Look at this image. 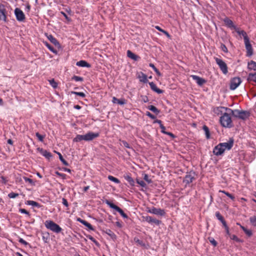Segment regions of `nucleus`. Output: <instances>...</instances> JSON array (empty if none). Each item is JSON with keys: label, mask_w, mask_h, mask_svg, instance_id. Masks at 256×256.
<instances>
[{"label": "nucleus", "mask_w": 256, "mask_h": 256, "mask_svg": "<svg viewBox=\"0 0 256 256\" xmlns=\"http://www.w3.org/2000/svg\"><path fill=\"white\" fill-rule=\"evenodd\" d=\"M203 130L205 132V134H206V138H209L210 136L208 128L206 126H204L203 127Z\"/></svg>", "instance_id": "35"}, {"label": "nucleus", "mask_w": 256, "mask_h": 256, "mask_svg": "<svg viewBox=\"0 0 256 256\" xmlns=\"http://www.w3.org/2000/svg\"><path fill=\"white\" fill-rule=\"evenodd\" d=\"M7 142L8 144L10 145H12L13 144V141L11 139H8L7 140Z\"/></svg>", "instance_id": "61"}, {"label": "nucleus", "mask_w": 256, "mask_h": 256, "mask_svg": "<svg viewBox=\"0 0 256 256\" xmlns=\"http://www.w3.org/2000/svg\"><path fill=\"white\" fill-rule=\"evenodd\" d=\"M112 102L114 104H118L120 105H122V104H126V102H125L124 100V99L119 100V99L116 98L115 97H113Z\"/></svg>", "instance_id": "23"}, {"label": "nucleus", "mask_w": 256, "mask_h": 256, "mask_svg": "<svg viewBox=\"0 0 256 256\" xmlns=\"http://www.w3.org/2000/svg\"><path fill=\"white\" fill-rule=\"evenodd\" d=\"M72 80L78 82V81H82V78L78 76H74L72 78Z\"/></svg>", "instance_id": "50"}, {"label": "nucleus", "mask_w": 256, "mask_h": 256, "mask_svg": "<svg viewBox=\"0 0 256 256\" xmlns=\"http://www.w3.org/2000/svg\"><path fill=\"white\" fill-rule=\"evenodd\" d=\"M50 84L54 88H56L57 87V83L54 80H49Z\"/></svg>", "instance_id": "42"}, {"label": "nucleus", "mask_w": 256, "mask_h": 256, "mask_svg": "<svg viewBox=\"0 0 256 256\" xmlns=\"http://www.w3.org/2000/svg\"><path fill=\"white\" fill-rule=\"evenodd\" d=\"M36 136L40 141L42 142L43 140L44 136L40 134L39 133H36Z\"/></svg>", "instance_id": "51"}, {"label": "nucleus", "mask_w": 256, "mask_h": 256, "mask_svg": "<svg viewBox=\"0 0 256 256\" xmlns=\"http://www.w3.org/2000/svg\"><path fill=\"white\" fill-rule=\"evenodd\" d=\"M84 140L86 141H90L94 140V138H97L99 136L98 133H94L91 132H90L84 134Z\"/></svg>", "instance_id": "10"}, {"label": "nucleus", "mask_w": 256, "mask_h": 256, "mask_svg": "<svg viewBox=\"0 0 256 256\" xmlns=\"http://www.w3.org/2000/svg\"><path fill=\"white\" fill-rule=\"evenodd\" d=\"M6 9L4 5L0 4V20L6 21Z\"/></svg>", "instance_id": "16"}, {"label": "nucleus", "mask_w": 256, "mask_h": 256, "mask_svg": "<svg viewBox=\"0 0 256 256\" xmlns=\"http://www.w3.org/2000/svg\"><path fill=\"white\" fill-rule=\"evenodd\" d=\"M89 238H90L92 241L93 242H94V243H96V244H97V242H96V241L95 240V239H94V238H92V236H90Z\"/></svg>", "instance_id": "62"}, {"label": "nucleus", "mask_w": 256, "mask_h": 256, "mask_svg": "<svg viewBox=\"0 0 256 256\" xmlns=\"http://www.w3.org/2000/svg\"><path fill=\"white\" fill-rule=\"evenodd\" d=\"M84 140V135H80V134H78L76 138L74 139V142H79L82 140Z\"/></svg>", "instance_id": "26"}, {"label": "nucleus", "mask_w": 256, "mask_h": 256, "mask_svg": "<svg viewBox=\"0 0 256 256\" xmlns=\"http://www.w3.org/2000/svg\"><path fill=\"white\" fill-rule=\"evenodd\" d=\"M143 218L144 220L148 222V223H154L156 225H159L161 222L160 220L153 218L150 216H144Z\"/></svg>", "instance_id": "12"}, {"label": "nucleus", "mask_w": 256, "mask_h": 256, "mask_svg": "<svg viewBox=\"0 0 256 256\" xmlns=\"http://www.w3.org/2000/svg\"><path fill=\"white\" fill-rule=\"evenodd\" d=\"M26 204L28 205H30V206H35V207H37V208L40 207V204L36 202L33 201V200H28V201H27Z\"/></svg>", "instance_id": "28"}, {"label": "nucleus", "mask_w": 256, "mask_h": 256, "mask_svg": "<svg viewBox=\"0 0 256 256\" xmlns=\"http://www.w3.org/2000/svg\"><path fill=\"white\" fill-rule=\"evenodd\" d=\"M19 242H20L22 243V244L26 246L28 244L22 238H20L19 240Z\"/></svg>", "instance_id": "57"}, {"label": "nucleus", "mask_w": 256, "mask_h": 256, "mask_svg": "<svg viewBox=\"0 0 256 256\" xmlns=\"http://www.w3.org/2000/svg\"><path fill=\"white\" fill-rule=\"evenodd\" d=\"M43 156H44L45 157H46V158H50L52 156V155L51 154L48 152L47 151H44V152H43Z\"/></svg>", "instance_id": "48"}, {"label": "nucleus", "mask_w": 256, "mask_h": 256, "mask_svg": "<svg viewBox=\"0 0 256 256\" xmlns=\"http://www.w3.org/2000/svg\"><path fill=\"white\" fill-rule=\"evenodd\" d=\"M245 233L246 234H247L248 235V236H251L252 235V232L250 230H248L245 232Z\"/></svg>", "instance_id": "64"}, {"label": "nucleus", "mask_w": 256, "mask_h": 256, "mask_svg": "<svg viewBox=\"0 0 256 256\" xmlns=\"http://www.w3.org/2000/svg\"><path fill=\"white\" fill-rule=\"evenodd\" d=\"M234 144V140L232 139H230L228 141L225 142L220 143V144L222 147L224 152L225 150H228L231 149Z\"/></svg>", "instance_id": "7"}, {"label": "nucleus", "mask_w": 256, "mask_h": 256, "mask_svg": "<svg viewBox=\"0 0 256 256\" xmlns=\"http://www.w3.org/2000/svg\"><path fill=\"white\" fill-rule=\"evenodd\" d=\"M48 38V40L56 46L58 44V42L57 41V40L54 38L52 35H50Z\"/></svg>", "instance_id": "30"}, {"label": "nucleus", "mask_w": 256, "mask_h": 256, "mask_svg": "<svg viewBox=\"0 0 256 256\" xmlns=\"http://www.w3.org/2000/svg\"><path fill=\"white\" fill-rule=\"evenodd\" d=\"M124 178L131 186H134V181L130 176L126 175L124 176Z\"/></svg>", "instance_id": "24"}, {"label": "nucleus", "mask_w": 256, "mask_h": 256, "mask_svg": "<svg viewBox=\"0 0 256 256\" xmlns=\"http://www.w3.org/2000/svg\"><path fill=\"white\" fill-rule=\"evenodd\" d=\"M154 92H156L158 94H161L162 92V90L158 88L156 89V90H154Z\"/></svg>", "instance_id": "60"}, {"label": "nucleus", "mask_w": 256, "mask_h": 256, "mask_svg": "<svg viewBox=\"0 0 256 256\" xmlns=\"http://www.w3.org/2000/svg\"><path fill=\"white\" fill-rule=\"evenodd\" d=\"M136 182L138 184H139L142 187H145L146 186V183L143 180L137 179Z\"/></svg>", "instance_id": "43"}, {"label": "nucleus", "mask_w": 256, "mask_h": 256, "mask_svg": "<svg viewBox=\"0 0 256 256\" xmlns=\"http://www.w3.org/2000/svg\"><path fill=\"white\" fill-rule=\"evenodd\" d=\"M19 211L22 213V214H26V216L28 218H29L30 217V213L28 212L25 209H24V208H20L19 210Z\"/></svg>", "instance_id": "39"}, {"label": "nucleus", "mask_w": 256, "mask_h": 256, "mask_svg": "<svg viewBox=\"0 0 256 256\" xmlns=\"http://www.w3.org/2000/svg\"><path fill=\"white\" fill-rule=\"evenodd\" d=\"M160 128L161 130H162V132H163L164 134H168V135H170V136H173V134L172 133H170V132H165L166 128H165V127L163 125L160 124Z\"/></svg>", "instance_id": "40"}, {"label": "nucleus", "mask_w": 256, "mask_h": 256, "mask_svg": "<svg viewBox=\"0 0 256 256\" xmlns=\"http://www.w3.org/2000/svg\"><path fill=\"white\" fill-rule=\"evenodd\" d=\"M148 212L156 215L164 216L165 214L164 210L160 208H152L148 210Z\"/></svg>", "instance_id": "9"}, {"label": "nucleus", "mask_w": 256, "mask_h": 256, "mask_svg": "<svg viewBox=\"0 0 256 256\" xmlns=\"http://www.w3.org/2000/svg\"><path fill=\"white\" fill-rule=\"evenodd\" d=\"M108 179L110 180V181H112L115 183H116V184H119L120 182V181L117 178H114V177L113 176H108Z\"/></svg>", "instance_id": "31"}, {"label": "nucleus", "mask_w": 256, "mask_h": 256, "mask_svg": "<svg viewBox=\"0 0 256 256\" xmlns=\"http://www.w3.org/2000/svg\"><path fill=\"white\" fill-rule=\"evenodd\" d=\"M216 216L217 217V218L219 220H220L222 222V221H224L223 218H222V216L220 215V212H216Z\"/></svg>", "instance_id": "49"}, {"label": "nucleus", "mask_w": 256, "mask_h": 256, "mask_svg": "<svg viewBox=\"0 0 256 256\" xmlns=\"http://www.w3.org/2000/svg\"><path fill=\"white\" fill-rule=\"evenodd\" d=\"M74 94L81 97H84L85 94L82 92H73Z\"/></svg>", "instance_id": "52"}, {"label": "nucleus", "mask_w": 256, "mask_h": 256, "mask_svg": "<svg viewBox=\"0 0 256 256\" xmlns=\"http://www.w3.org/2000/svg\"><path fill=\"white\" fill-rule=\"evenodd\" d=\"M58 156H59V158L60 160V161L63 163V164L65 166H68V163L67 162L66 160H65L63 158H62V154H60V153H58Z\"/></svg>", "instance_id": "38"}, {"label": "nucleus", "mask_w": 256, "mask_h": 256, "mask_svg": "<svg viewBox=\"0 0 256 256\" xmlns=\"http://www.w3.org/2000/svg\"><path fill=\"white\" fill-rule=\"evenodd\" d=\"M220 47H221L222 50L223 52H228V48H227L226 47V46L224 44H222Z\"/></svg>", "instance_id": "53"}, {"label": "nucleus", "mask_w": 256, "mask_h": 256, "mask_svg": "<svg viewBox=\"0 0 256 256\" xmlns=\"http://www.w3.org/2000/svg\"><path fill=\"white\" fill-rule=\"evenodd\" d=\"M248 68L250 70H256V62L254 61H251L248 64Z\"/></svg>", "instance_id": "27"}, {"label": "nucleus", "mask_w": 256, "mask_h": 256, "mask_svg": "<svg viewBox=\"0 0 256 256\" xmlns=\"http://www.w3.org/2000/svg\"><path fill=\"white\" fill-rule=\"evenodd\" d=\"M215 60L223 73L226 74L228 72V68L226 64L222 60L218 58H216Z\"/></svg>", "instance_id": "4"}, {"label": "nucleus", "mask_w": 256, "mask_h": 256, "mask_svg": "<svg viewBox=\"0 0 256 256\" xmlns=\"http://www.w3.org/2000/svg\"><path fill=\"white\" fill-rule=\"evenodd\" d=\"M224 24L229 28L232 29H235L236 27L234 24L233 22L230 19L226 18L224 20Z\"/></svg>", "instance_id": "20"}, {"label": "nucleus", "mask_w": 256, "mask_h": 256, "mask_svg": "<svg viewBox=\"0 0 256 256\" xmlns=\"http://www.w3.org/2000/svg\"><path fill=\"white\" fill-rule=\"evenodd\" d=\"M148 108L153 112H155L156 114H158V113L159 111L156 108V107H155L154 106H152V105H150V106H149L148 107Z\"/></svg>", "instance_id": "34"}, {"label": "nucleus", "mask_w": 256, "mask_h": 256, "mask_svg": "<svg viewBox=\"0 0 256 256\" xmlns=\"http://www.w3.org/2000/svg\"><path fill=\"white\" fill-rule=\"evenodd\" d=\"M210 242L214 246H216L217 245L216 242L214 240V239L212 238H208Z\"/></svg>", "instance_id": "44"}, {"label": "nucleus", "mask_w": 256, "mask_h": 256, "mask_svg": "<svg viewBox=\"0 0 256 256\" xmlns=\"http://www.w3.org/2000/svg\"><path fill=\"white\" fill-rule=\"evenodd\" d=\"M230 239L232 240H234L237 242H240V240L234 234H231L230 236Z\"/></svg>", "instance_id": "41"}, {"label": "nucleus", "mask_w": 256, "mask_h": 256, "mask_svg": "<svg viewBox=\"0 0 256 256\" xmlns=\"http://www.w3.org/2000/svg\"><path fill=\"white\" fill-rule=\"evenodd\" d=\"M244 42L245 44L246 48V55L248 56H250L253 54L252 46L250 44L249 39L244 40Z\"/></svg>", "instance_id": "8"}, {"label": "nucleus", "mask_w": 256, "mask_h": 256, "mask_svg": "<svg viewBox=\"0 0 256 256\" xmlns=\"http://www.w3.org/2000/svg\"><path fill=\"white\" fill-rule=\"evenodd\" d=\"M242 80L240 78H234L230 82V88L232 90L236 89L241 84Z\"/></svg>", "instance_id": "6"}, {"label": "nucleus", "mask_w": 256, "mask_h": 256, "mask_svg": "<svg viewBox=\"0 0 256 256\" xmlns=\"http://www.w3.org/2000/svg\"><path fill=\"white\" fill-rule=\"evenodd\" d=\"M134 241L139 245H140V246H143V244H142V240H138V239H136V238H134Z\"/></svg>", "instance_id": "55"}, {"label": "nucleus", "mask_w": 256, "mask_h": 256, "mask_svg": "<svg viewBox=\"0 0 256 256\" xmlns=\"http://www.w3.org/2000/svg\"><path fill=\"white\" fill-rule=\"evenodd\" d=\"M62 204H64V205L65 206H68V202H67L66 200V199H65V198H62Z\"/></svg>", "instance_id": "58"}, {"label": "nucleus", "mask_w": 256, "mask_h": 256, "mask_svg": "<svg viewBox=\"0 0 256 256\" xmlns=\"http://www.w3.org/2000/svg\"><path fill=\"white\" fill-rule=\"evenodd\" d=\"M224 152L222 147L221 146V145H220V144L216 146L213 150L214 154L217 156L222 155Z\"/></svg>", "instance_id": "11"}, {"label": "nucleus", "mask_w": 256, "mask_h": 256, "mask_svg": "<svg viewBox=\"0 0 256 256\" xmlns=\"http://www.w3.org/2000/svg\"><path fill=\"white\" fill-rule=\"evenodd\" d=\"M234 30L239 35H242L244 37V41L249 39L246 33L244 31L240 30L238 28H236Z\"/></svg>", "instance_id": "21"}, {"label": "nucleus", "mask_w": 256, "mask_h": 256, "mask_svg": "<svg viewBox=\"0 0 256 256\" xmlns=\"http://www.w3.org/2000/svg\"><path fill=\"white\" fill-rule=\"evenodd\" d=\"M106 204L110 208H113V209L115 210H116L117 212H118L123 218H128V216H126V214L124 213L123 210L121 208H120L119 207H118V206H116V205L114 204L113 203L107 200L106 202Z\"/></svg>", "instance_id": "5"}, {"label": "nucleus", "mask_w": 256, "mask_h": 256, "mask_svg": "<svg viewBox=\"0 0 256 256\" xmlns=\"http://www.w3.org/2000/svg\"><path fill=\"white\" fill-rule=\"evenodd\" d=\"M190 76L196 82L197 84H198L199 86H202L206 82V81L204 79L196 75H192Z\"/></svg>", "instance_id": "13"}, {"label": "nucleus", "mask_w": 256, "mask_h": 256, "mask_svg": "<svg viewBox=\"0 0 256 256\" xmlns=\"http://www.w3.org/2000/svg\"><path fill=\"white\" fill-rule=\"evenodd\" d=\"M250 220L252 224L256 226V216H252L250 218Z\"/></svg>", "instance_id": "32"}, {"label": "nucleus", "mask_w": 256, "mask_h": 256, "mask_svg": "<svg viewBox=\"0 0 256 256\" xmlns=\"http://www.w3.org/2000/svg\"><path fill=\"white\" fill-rule=\"evenodd\" d=\"M146 115L148 116L150 118H154V116H153L152 114H150V112H148L146 113Z\"/></svg>", "instance_id": "59"}, {"label": "nucleus", "mask_w": 256, "mask_h": 256, "mask_svg": "<svg viewBox=\"0 0 256 256\" xmlns=\"http://www.w3.org/2000/svg\"><path fill=\"white\" fill-rule=\"evenodd\" d=\"M78 220L81 222L82 224L84 225L85 226H86V227H88V228H90V229H92V225L88 222H87L84 220H81L80 218H78Z\"/></svg>", "instance_id": "29"}, {"label": "nucleus", "mask_w": 256, "mask_h": 256, "mask_svg": "<svg viewBox=\"0 0 256 256\" xmlns=\"http://www.w3.org/2000/svg\"><path fill=\"white\" fill-rule=\"evenodd\" d=\"M220 192L224 193L232 200H234V197L232 195L228 192H226L225 191H220Z\"/></svg>", "instance_id": "45"}, {"label": "nucleus", "mask_w": 256, "mask_h": 256, "mask_svg": "<svg viewBox=\"0 0 256 256\" xmlns=\"http://www.w3.org/2000/svg\"><path fill=\"white\" fill-rule=\"evenodd\" d=\"M149 84L150 86V88L154 91V90H156V89L157 88V86H156V85L153 82H149Z\"/></svg>", "instance_id": "47"}, {"label": "nucleus", "mask_w": 256, "mask_h": 256, "mask_svg": "<svg viewBox=\"0 0 256 256\" xmlns=\"http://www.w3.org/2000/svg\"><path fill=\"white\" fill-rule=\"evenodd\" d=\"M8 196L10 198H15L16 197V193L10 192L8 194Z\"/></svg>", "instance_id": "54"}, {"label": "nucleus", "mask_w": 256, "mask_h": 256, "mask_svg": "<svg viewBox=\"0 0 256 256\" xmlns=\"http://www.w3.org/2000/svg\"><path fill=\"white\" fill-rule=\"evenodd\" d=\"M122 145L124 146H125V147H126L127 148H130L129 144L127 142H126V141H122Z\"/></svg>", "instance_id": "56"}, {"label": "nucleus", "mask_w": 256, "mask_h": 256, "mask_svg": "<svg viewBox=\"0 0 256 256\" xmlns=\"http://www.w3.org/2000/svg\"><path fill=\"white\" fill-rule=\"evenodd\" d=\"M30 6L28 4L26 5V10H27L28 12L30 11Z\"/></svg>", "instance_id": "63"}, {"label": "nucleus", "mask_w": 256, "mask_h": 256, "mask_svg": "<svg viewBox=\"0 0 256 256\" xmlns=\"http://www.w3.org/2000/svg\"><path fill=\"white\" fill-rule=\"evenodd\" d=\"M228 110L234 116L243 120L249 116V113L247 112L240 111L238 110H232L231 109H229Z\"/></svg>", "instance_id": "3"}, {"label": "nucleus", "mask_w": 256, "mask_h": 256, "mask_svg": "<svg viewBox=\"0 0 256 256\" xmlns=\"http://www.w3.org/2000/svg\"><path fill=\"white\" fill-rule=\"evenodd\" d=\"M150 66L152 68L154 72H156V74L160 76L161 75L160 72L154 66V64H150Z\"/></svg>", "instance_id": "36"}, {"label": "nucleus", "mask_w": 256, "mask_h": 256, "mask_svg": "<svg viewBox=\"0 0 256 256\" xmlns=\"http://www.w3.org/2000/svg\"><path fill=\"white\" fill-rule=\"evenodd\" d=\"M248 81H253L256 82V72L254 74H250L248 77Z\"/></svg>", "instance_id": "25"}, {"label": "nucleus", "mask_w": 256, "mask_h": 256, "mask_svg": "<svg viewBox=\"0 0 256 256\" xmlns=\"http://www.w3.org/2000/svg\"><path fill=\"white\" fill-rule=\"evenodd\" d=\"M230 108H226L224 107H222V106L218 107L214 109V112L215 114H222L224 110H226L228 112H230L228 110Z\"/></svg>", "instance_id": "17"}, {"label": "nucleus", "mask_w": 256, "mask_h": 256, "mask_svg": "<svg viewBox=\"0 0 256 256\" xmlns=\"http://www.w3.org/2000/svg\"><path fill=\"white\" fill-rule=\"evenodd\" d=\"M44 226L47 229L57 234L60 232L62 230V228L58 224L50 220H46Z\"/></svg>", "instance_id": "1"}, {"label": "nucleus", "mask_w": 256, "mask_h": 256, "mask_svg": "<svg viewBox=\"0 0 256 256\" xmlns=\"http://www.w3.org/2000/svg\"><path fill=\"white\" fill-rule=\"evenodd\" d=\"M195 174L194 172H190L184 178V182L186 184L192 182L194 179Z\"/></svg>", "instance_id": "14"}, {"label": "nucleus", "mask_w": 256, "mask_h": 256, "mask_svg": "<svg viewBox=\"0 0 256 256\" xmlns=\"http://www.w3.org/2000/svg\"><path fill=\"white\" fill-rule=\"evenodd\" d=\"M76 65L80 67H90V65L85 60H80L76 62Z\"/></svg>", "instance_id": "19"}, {"label": "nucleus", "mask_w": 256, "mask_h": 256, "mask_svg": "<svg viewBox=\"0 0 256 256\" xmlns=\"http://www.w3.org/2000/svg\"><path fill=\"white\" fill-rule=\"evenodd\" d=\"M138 78L140 82L146 83L148 82V78L146 74L142 72H140L138 76Z\"/></svg>", "instance_id": "18"}, {"label": "nucleus", "mask_w": 256, "mask_h": 256, "mask_svg": "<svg viewBox=\"0 0 256 256\" xmlns=\"http://www.w3.org/2000/svg\"><path fill=\"white\" fill-rule=\"evenodd\" d=\"M26 19V16L20 8H17V20L24 22Z\"/></svg>", "instance_id": "15"}, {"label": "nucleus", "mask_w": 256, "mask_h": 256, "mask_svg": "<svg viewBox=\"0 0 256 256\" xmlns=\"http://www.w3.org/2000/svg\"><path fill=\"white\" fill-rule=\"evenodd\" d=\"M127 56L128 58L134 60H137L138 56L134 54L130 50H128L127 52Z\"/></svg>", "instance_id": "22"}, {"label": "nucleus", "mask_w": 256, "mask_h": 256, "mask_svg": "<svg viewBox=\"0 0 256 256\" xmlns=\"http://www.w3.org/2000/svg\"><path fill=\"white\" fill-rule=\"evenodd\" d=\"M45 45L50 50L52 51V52L54 53V54H56V50L54 49V48L50 44H48L47 42H46L45 43Z\"/></svg>", "instance_id": "33"}, {"label": "nucleus", "mask_w": 256, "mask_h": 256, "mask_svg": "<svg viewBox=\"0 0 256 256\" xmlns=\"http://www.w3.org/2000/svg\"><path fill=\"white\" fill-rule=\"evenodd\" d=\"M222 224H223L224 226L226 234L230 236L231 234L229 232L228 228L227 226V225L226 224L225 221H222Z\"/></svg>", "instance_id": "37"}, {"label": "nucleus", "mask_w": 256, "mask_h": 256, "mask_svg": "<svg viewBox=\"0 0 256 256\" xmlns=\"http://www.w3.org/2000/svg\"><path fill=\"white\" fill-rule=\"evenodd\" d=\"M230 112H224L223 116L220 118V122L221 124L224 127L232 126V120L230 114Z\"/></svg>", "instance_id": "2"}, {"label": "nucleus", "mask_w": 256, "mask_h": 256, "mask_svg": "<svg viewBox=\"0 0 256 256\" xmlns=\"http://www.w3.org/2000/svg\"><path fill=\"white\" fill-rule=\"evenodd\" d=\"M144 178L148 184L152 182V180L150 178H149L148 176L146 174H144Z\"/></svg>", "instance_id": "46"}]
</instances>
